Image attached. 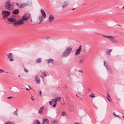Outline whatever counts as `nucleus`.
Wrapping results in <instances>:
<instances>
[{"instance_id":"f257e3e1","label":"nucleus","mask_w":124,"mask_h":124,"mask_svg":"<svg viewBox=\"0 0 124 124\" xmlns=\"http://www.w3.org/2000/svg\"><path fill=\"white\" fill-rule=\"evenodd\" d=\"M31 14L29 13H26L24 14L22 17L21 19L14 23V25L15 26L17 25H20L23 24L24 23V21L28 20L31 17Z\"/></svg>"},{"instance_id":"f03ea898","label":"nucleus","mask_w":124,"mask_h":124,"mask_svg":"<svg viewBox=\"0 0 124 124\" xmlns=\"http://www.w3.org/2000/svg\"><path fill=\"white\" fill-rule=\"evenodd\" d=\"M72 50V48L70 47H66L62 54V57H63L67 56L70 54Z\"/></svg>"},{"instance_id":"7ed1b4c3","label":"nucleus","mask_w":124,"mask_h":124,"mask_svg":"<svg viewBox=\"0 0 124 124\" xmlns=\"http://www.w3.org/2000/svg\"><path fill=\"white\" fill-rule=\"evenodd\" d=\"M5 5V8L8 10L11 11L13 8V5L11 4L10 1L9 0L6 2Z\"/></svg>"},{"instance_id":"20e7f679","label":"nucleus","mask_w":124,"mask_h":124,"mask_svg":"<svg viewBox=\"0 0 124 124\" xmlns=\"http://www.w3.org/2000/svg\"><path fill=\"white\" fill-rule=\"evenodd\" d=\"M1 14L4 19H6L10 15V12L6 11H2Z\"/></svg>"},{"instance_id":"39448f33","label":"nucleus","mask_w":124,"mask_h":124,"mask_svg":"<svg viewBox=\"0 0 124 124\" xmlns=\"http://www.w3.org/2000/svg\"><path fill=\"white\" fill-rule=\"evenodd\" d=\"M7 20L10 22H15L16 21V16L14 15L11 16L7 18Z\"/></svg>"},{"instance_id":"423d86ee","label":"nucleus","mask_w":124,"mask_h":124,"mask_svg":"<svg viewBox=\"0 0 124 124\" xmlns=\"http://www.w3.org/2000/svg\"><path fill=\"white\" fill-rule=\"evenodd\" d=\"M82 48V46L81 45L79 46L78 48L76 50L75 53V55H76L79 54L81 52V50Z\"/></svg>"},{"instance_id":"0eeeda50","label":"nucleus","mask_w":124,"mask_h":124,"mask_svg":"<svg viewBox=\"0 0 124 124\" xmlns=\"http://www.w3.org/2000/svg\"><path fill=\"white\" fill-rule=\"evenodd\" d=\"M40 12L42 15V16L44 18H46V14L44 11L42 9H41Z\"/></svg>"},{"instance_id":"6e6552de","label":"nucleus","mask_w":124,"mask_h":124,"mask_svg":"<svg viewBox=\"0 0 124 124\" xmlns=\"http://www.w3.org/2000/svg\"><path fill=\"white\" fill-rule=\"evenodd\" d=\"M8 58L10 59V61L12 62L14 61L13 55L12 53H10L9 54V55L8 56Z\"/></svg>"},{"instance_id":"1a4fd4ad","label":"nucleus","mask_w":124,"mask_h":124,"mask_svg":"<svg viewBox=\"0 0 124 124\" xmlns=\"http://www.w3.org/2000/svg\"><path fill=\"white\" fill-rule=\"evenodd\" d=\"M35 81L37 84H39L40 83V80L39 77L36 75L35 77Z\"/></svg>"},{"instance_id":"9d476101","label":"nucleus","mask_w":124,"mask_h":124,"mask_svg":"<svg viewBox=\"0 0 124 124\" xmlns=\"http://www.w3.org/2000/svg\"><path fill=\"white\" fill-rule=\"evenodd\" d=\"M54 19V17L52 15H50L49 16V18L48 19V20H49V22H50L52 21Z\"/></svg>"},{"instance_id":"9b49d317","label":"nucleus","mask_w":124,"mask_h":124,"mask_svg":"<svg viewBox=\"0 0 124 124\" xmlns=\"http://www.w3.org/2000/svg\"><path fill=\"white\" fill-rule=\"evenodd\" d=\"M46 60L47 61V63L48 64H49V63L53 64L54 63V60L51 59H49Z\"/></svg>"},{"instance_id":"f8f14e48","label":"nucleus","mask_w":124,"mask_h":124,"mask_svg":"<svg viewBox=\"0 0 124 124\" xmlns=\"http://www.w3.org/2000/svg\"><path fill=\"white\" fill-rule=\"evenodd\" d=\"M19 10L18 9H16L13 10L12 12V13L13 14L17 15L19 13Z\"/></svg>"},{"instance_id":"ddd939ff","label":"nucleus","mask_w":124,"mask_h":124,"mask_svg":"<svg viewBox=\"0 0 124 124\" xmlns=\"http://www.w3.org/2000/svg\"><path fill=\"white\" fill-rule=\"evenodd\" d=\"M43 124H48L49 121L46 118L43 119Z\"/></svg>"},{"instance_id":"4468645a","label":"nucleus","mask_w":124,"mask_h":124,"mask_svg":"<svg viewBox=\"0 0 124 124\" xmlns=\"http://www.w3.org/2000/svg\"><path fill=\"white\" fill-rule=\"evenodd\" d=\"M61 98L60 97H57L55 99L54 103H56L57 102L60 101Z\"/></svg>"},{"instance_id":"2eb2a0df","label":"nucleus","mask_w":124,"mask_h":124,"mask_svg":"<svg viewBox=\"0 0 124 124\" xmlns=\"http://www.w3.org/2000/svg\"><path fill=\"white\" fill-rule=\"evenodd\" d=\"M26 6L25 3H23L21 4L19 6L20 8H23Z\"/></svg>"},{"instance_id":"dca6fc26","label":"nucleus","mask_w":124,"mask_h":124,"mask_svg":"<svg viewBox=\"0 0 124 124\" xmlns=\"http://www.w3.org/2000/svg\"><path fill=\"white\" fill-rule=\"evenodd\" d=\"M41 59L40 58H38L36 59V62L37 63H39L41 62Z\"/></svg>"},{"instance_id":"f3484780","label":"nucleus","mask_w":124,"mask_h":124,"mask_svg":"<svg viewBox=\"0 0 124 124\" xmlns=\"http://www.w3.org/2000/svg\"><path fill=\"white\" fill-rule=\"evenodd\" d=\"M104 66H105V67H106V69L107 70H108L109 71H110V67H108V66L106 65V62L105 61H104Z\"/></svg>"},{"instance_id":"a211bd4d","label":"nucleus","mask_w":124,"mask_h":124,"mask_svg":"<svg viewBox=\"0 0 124 124\" xmlns=\"http://www.w3.org/2000/svg\"><path fill=\"white\" fill-rule=\"evenodd\" d=\"M41 73L43 76L42 75H40V76L43 79L44 77L47 76V75L44 71L43 72H42Z\"/></svg>"},{"instance_id":"6ab92c4d","label":"nucleus","mask_w":124,"mask_h":124,"mask_svg":"<svg viewBox=\"0 0 124 124\" xmlns=\"http://www.w3.org/2000/svg\"><path fill=\"white\" fill-rule=\"evenodd\" d=\"M112 51V49H108L106 50V53L109 55H110V52Z\"/></svg>"},{"instance_id":"aec40b11","label":"nucleus","mask_w":124,"mask_h":124,"mask_svg":"<svg viewBox=\"0 0 124 124\" xmlns=\"http://www.w3.org/2000/svg\"><path fill=\"white\" fill-rule=\"evenodd\" d=\"M84 61V60L83 59H80L78 61V63L81 64H82Z\"/></svg>"},{"instance_id":"412c9836","label":"nucleus","mask_w":124,"mask_h":124,"mask_svg":"<svg viewBox=\"0 0 124 124\" xmlns=\"http://www.w3.org/2000/svg\"><path fill=\"white\" fill-rule=\"evenodd\" d=\"M44 108V106H42L40 108V109L39 111V113L40 114L42 113Z\"/></svg>"},{"instance_id":"4be33fe9","label":"nucleus","mask_w":124,"mask_h":124,"mask_svg":"<svg viewBox=\"0 0 124 124\" xmlns=\"http://www.w3.org/2000/svg\"><path fill=\"white\" fill-rule=\"evenodd\" d=\"M32 124H40V123L38 120H36L34 121Z\"/></svg>"},{"instance_id":"5701e85b","label":"nucleus","mask_w":124,"mask_h":124,"mask_svg":"<svg viewBox=\"0 0 124 124\" xmlns=\"http://www.w3.org/2000/svg\"><path fill=\"white\" fill-rule=\"evenodd\" d=\"M68 4V3L66 1H64V3L63 5L62 8H63L65 6H67Z\"/></svg>"},{"instance_id":"b1692460","label":"nucleus","mask_w":124,"mask_h":124,"mask_svg":"<svg viewBox=\"0 0 124 124\" xmlns=\"http://www.w3.org/2000/svg\"><path fill=\"white\" fill-rule=\"evenodd\" d=\"M39 20L40 21V22L39 23L41 22H42L43 21V18L42 17V16H40L39 17Z\"/></svg>"},{"instance_id":"393cba45","label":"nucleus","mask_w":124,"mask_h":124,"mask_svg":"<svg viewBox=\"0 0 124 124\" xmlns=\"http://www.w3.org/2000/svg\"><path fill=\"white\" fill-rule=\"evenodd\" d=\"M62 115L63 116H67L66 113L65 112L63 111L62 112Z\"/></svg>"},{"instance_id":"a878e982","label":"nucleus","mask_w":124,"mask_h":124,"mask_svg":"<svg viewBox=\"0 0 124 124\" xmlns=\"http://www.w3.org/2000/svg\"><path fill=\"white\" fill-rule=\"evenodd\" d=\"M113 115L114 116H116V117L119 118H121V117L119 116L118 115H116V114L114 112L113 113Z\"/></svg>"},{"instance_id":"bb28decb","label":"nucleus","mask_w":124,"mask_h":124,"mask_svg":"<svg viewBox=\"0 0 124 124\" xmlns=\"http://www.w3.org/2000/svg\"><path fill=\"white\" fill-rule=\"evenodd\" d=\"M111 41L114 43H118V42L117 41L115 40L114 38V39Z\"/></svg>"},{"instance_id":"cd10ccee","label":"nucleus","mask_w":124,"mask_h":124,"mask_svg":"<svg viewBox=\"0 0 124 124\" xmlns=\"http://www.w3.org/2000/svg\"><path fill=\"white\" fill-rule=\"evenodd\" d=\"M50 38L49 36H46L43 37V39H49Z\"/></svg>"},{"instance_id":"c85d7f7f","label":"nucleus","mask_w":124,"mask_h":124,"mask_svg":"<svg viewBox=\"0 0 124 124\" xmlns=\"http://www.w3.org/2000/svg\"><path fill=\"white\" fill-rule=\"evenodd\" d=\"M89 96L90 97H92L93 98L95 97L94 94L93 93H92L91 94L89 95Z\"/></svg>"},{"instance_id":"c756f323","label":"nucleus","mask_w":124,"mask_h":124,"mask_svg":"<svg viewBox=\"0 0 124 124\" xmlns=\"http://www.w3.org/2000/svg\"><path fill=\"white\" fill-rule=\"evenodd\" d=\"M24 70L26 72H28V70L26 68H25L24 66H23Z\"/></svg>"},{"instance_id":"7c9ffc66","label":"nucleus","mask_w":124,"mask_h":124,"mask_svg":"<svg viewBox=\"0 0 124 124\" xmlns=\"http://www.w3.org/2000/svg\"><path fill=\"white\" fill-rule=\"evenodd\" d=\"M52 124H58V123L56 121H53Z\"/></svg>"},{"instance_id":"2f4dec72","label":"nucleus","mask_w":124,"mask_h":124,"mask_svg":"<svg viewBox=\"0 0 124 124\" xmlns=\"http://www.w3.org/2000/svg\"><path fill=\"white\" fill-rule=\"evenodd\" d=\"M111 37H110L109 38L110 40L111 41L114 39V37L113 36H111Z\"/></svg>"},{"instance_id":"473e14b6","label":"nucleus","mask_w":124,"mask_h":124,"mask_svg":"<svg viewBox=\"0 0 124 124\" xmlns=\"http://www.w3.org/2000/svg\"><path fill=\"white\" fill-rule=\"evenodd\" d=\"M17 110V109H16V111H15L14 112V114L15 115H17V112H16Z\"/></svg>"},{"instance_id":"72a5a7b5","label":"nucleus","mask_w":124,"mask_h":124,"mask_svg":"<svg viewBox=\"0 0 124 124\" xmlns=\"http://www.w3.org/2000/svg\"><path fill=\"white\" fill-rule=\"evenodd\" d=\"M4 72V71L2 70H1L0 69V73Z\"/></svg>"},{"instance_id":"f704fd0d","label":"nucleus","mask_w":124,"mask_h":124,"mask_svg":"<svg viewBox=\"0 0 124 124\" xmlns=\"http://www.w3.org/2000/svg\"><path fill=\"white\" fill-rule=\"evenodd\" d=\"M56 103H54V104L53 105V107H56Z\"/></svg>"},{"instance_id":"c9c22d12","label":"nucleus","mask_w":124,"mask_h":124,"mask_svg":"<svg viewBox=\"0 0 124 124\" xmlns=\"http://www.w3.org/2000/svg\"><path fill=\"white\" fill-rule=\"evenodd\" d=\"M5 124H11L10 122H6L5 123Z\"/></svg>"},{"instance_id":"e433bc0d","label":"nucleus","mask_w":124,"mask_h":124,"mask_svg":"<svg viewBox=\"0 0 124 124\" xmlns=\"http://www.w3.org/2000/svg\"><path fill=\"white\" fill-rule=\"evenodd\" d=\"M9 99H11V98H13V97L12 96H10V97H7Z\"/></svg>"},{"instance_id":"4c0bfd02","label":"nucleus","mask_w":124,"mask_h":124,"mask_svg":"<svg viewBox=\"0 0 124 124\" xmlns=\"http://www.w3.org/2000/svg\"><path fill=\"white\" fill-rule=\"evenodd\" d=\"M51 102H53V101H51L49 102V103L50 105H52V103Z\"/></svg>"},{"instance_id":"58836bf2","label":"nucleus","mask_w":124,"mask_h":124,"mask_svg":"<svg viewBox=\"0 0 124 124\" xmlns=\"http://www.w3.org/2000/svg\"><path fill=\"white\" fill-rule=\"evenodd\" d=\"M107 99L108 100V101L109 102H111V100L109 99L108 97H107Z\"/></svg>"},{"instance_id":"ea45409f","label":"nucleus","mask_w":124,"mask_h":124,"mask_svg":"<svg viewBox=\"0 0 124 124\" xmlns=\"http://www.w3.org/2000/svg\"><path fill=\"white\" fill-rule=\"evenodd\" d=\"M111 36H106V38H108L109 39L110 38V37H111Z\"/></svg>"},{"instance_id":"a19ab883","label":"nucleus","mask_w":124,"mask_h":124,"mask_svg":"<svg viewBox=\"0 0 124 124\" xmlns=\"http://www.w3.org/2000/svg\"><path fill=\"white\" fill-rule=\"evenodd\" d=\"M75 124H80L79 123L77 122H75L74 123Z\"/></svg>"},{"instance_id":"79ce46f5","label":"nucleus","mask_w":124,"mask_h":124,"mask_svg":"<svg viewBox=\"0 0 124 124\" xmlns=\"http://www.w3.org/2000/svg\"><path fill=\"white\" fill-rule=\"evenodd\" d=\"M39 95H41V91H40V92H39Z\"/></svg>"},{"instance_id":"37998d69","label":"nucleus","mask_w":124,"mask_h":124,"mask_svg":"<svg viewBox=\"0 0 124 124\" xmlns=\"http://www.w3.org/2000/svg\"><path fill=\"white\" fill-rule=\"evenodd\" d=\"M107 96L108 97H109V98H110V96L109 95V94H108V95H107Z\"/></svg>"},{"instance_id":"c03bdc74","label":"nucleus","mask_w":124,"mask_h":124,"mask_svg":"<svg viewBox=\"0 0 124 124\" xmlns=\"http://www.w3.org/2000/svg\"><path fill=\"white\" fill-rule=\"evenodd\" d=\"M15 3L16 4V5L17 6H18V7L19 6V4L18 3Z\"/></svg>"},{"instance_id":"a18cd8bd","label":"nucleus","mask_w":124,"mask_h":124,"mask_svg":"<svg viewBox=\"0 0 124 124\" xmlns=\"http://www.w3.org/2000/svg\"><path fill=\"white\" fill-rule=\"evenodd\" d=\"M52 101H53V102H54V103L55 99H52Z\"/></svg>"},{"instance_id":"49530a36","label":"nucleus","mask_w":124,"mask_h":124,"mask_svg":"<svg viewBox=\"0 0 124 124\" xmlns=\"http://www.w3.org/2000/svg\"><path fill=\"white\" fill-rule=\"evenodd\" d=\"M75 9H75V8H73V9H72V10H72V11H73V10H75Z\"/></svg>"},{"instance_id":"de8ad7c7","label":"nucleus","mask_w":124,"mask_h":124,"mask_svg":"<svg viewBox=\"0 0 124 124\" xmlns=\"http://www.w3.org/2000/svg\"><path fill=\"white\" fill-rule=\"evenodd\" d=\"M102 36L103 37H106V36H105V35H102Z\"/></svg>"},{"instance_id":"09e8293b","label":"nucleus","mask_w":124,"mask_h":124,"mask_svg":"<svg viewBox=\"0 0 124 124\" xmlns=\"http://www.w3.org/2000/svg\"><path fill=\"white\" fill-rule=\"evenodd\" d=\"M30 21H31V22H32V19H30Z\"/></svg>"},{"instance_id":"8fccbe9b","label":"nucleus","mask_w":124,"mask_h":124,"mask_svg":"<svg viewBox=\"0 0 124 124\" xmlns=\"http://www.w3.org/2000/svg\"><path fill=\"white\" fill-rule=\"evenodd\" d=\"M79 71L80 72H82V70H79Z\"/></svg>"},{"instance_id":"3c124183","label":"nucleus","mask_w":124,"mask_h":124,"mask_svg":"<svg viewBox=\"0 0 124 124\" xmlns=\"http://www.w3.org/2000/svg\"><path fill=\"white\" fill-rule=\"evenodd\" d=\"M31 100L32 101H34V99H33L32 97H31Z\"/></svg>"},{"instance_id":"603ef678","label":"nucleus","mask_w":124,"mask_h":124,"mask_svg":"<svg viewBox=\"0 0 124 124\" xmlns=\"http://www.w3.org/2000/svg\"><path fill=\"white\" fill-rule=\"evenodd\" d=\"M26 90H29V89H28L27 88H26Z\"/></svg>"},{"instance_id":"864d4df0","label":"nucleus","mask_w":124,"mask_h":124,"mask_svg":"<svg viewBox=\"0 0 124 124\" xmlns=\"http://www.w3.org/2000/svg\"><path fill=\"white\" fill-rule=\"evenodd\" d=\"M122 9H124V6H123L122 8Z\"/></svg>"},{"instance_id":"5fc2aeb1","label":"nucleus","mask_w":124,"mask_h":124,"mask_svg":"<svg viewBox=\"0 0 124 124\" xmlns=\"http://www.w3.org/2000/svg\"><path fill=\"white\" fill-rule=\"evenodd\" d=\"M116 25L121 26V25H119V24H117V25H115V26H116Z\"/></svg>"},{"instance_id":"6e6d98bb","label":"nucleus","mask_w":124,"mask_h":124,"mask_svg":"<svg viewBox=\"0 0 124 124\" xmlns=\"http://www.w3.org/2000/svg\"><path fill=\"white\" fill-rule=\"evenodd\" d=\"M122 117H123V118H124V116H122Z\"/></svg>"},{"instance_id":"4d7b16f0","label":"nucleus","mask_w":124,"mask_h":124,"mask_svg":"<svg viewBox=\"0 0 124 124\" xmlns=\"http://www.w3.org/2000/svg\"><path fill=\"white\" fill-rule=\"evenodd\" d=\"M76 96H77V97H78V96L77 95V94H76Z\"/></svg>"},{"instance_id":"13d9d810","label":"nucleus","mask_w":124,"mask_h":124,"mask_svg":"<svg viewBox=\"0 0 124 124\" xmlns=\"http://www.w3.org/2000/svg\"><path fill=\"white\" fill-rule=\"evenodd\" d=\"M29 88H31L29 86Z\"/></svg>"},{"instance_id":"bf43d9fd","label":"nucleus","mask_w":124,"mask_h":124,"mask_svg":"<svg viewBox=\"0 0 124 124\" xmlns=\"http://www.w3.org/2000/svg\"><path fill=\"white\" fill-rule=\"evenodd\" d=\"M69 75H70V74H68V76H69Z\"/></svg>"},{"instance_id":"052dcab7","label":"nucleus","mask_w":124,"mask_h":124,"mask_svg":"<svg viewBox=\"0 0 124 124\" xmlns=\"http://www.w3.org/2000/svg\"><path fill=\"white\" fill-rule=\"evenodd\" d=\"M89 91H90V89H89Z\"/></svg>"},{"instance_id":"680f3d73","label":"nucleus","mask_w":124,"mask_h":124,"mask_svg":"<svg viewBox=\"0 0 124 124\" xmlns=\"http://www.w3.org/2000/svg\"><path fill=\"white\" fill-rule=\"evenodd\" d=\"M18 76L19 77H20V75H19Z\"/></svg>"},{"instance_id":"e2e57ef3","label":"nucleus","mask_w":124,"mask_h":124,"mask_svg":"<svg viewBox=\"0 0 124 124\" xmlns=\"http://www.w3.org/2000/svg\"><path fill=\"white\" fill-rule=\"evenodd\" d=\"M65 87H66V86H65Z\"/></svg>"}]
</instances>
